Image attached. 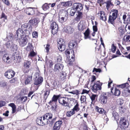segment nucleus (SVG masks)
<instances>
[{"label": "nucleus", "instance_id": "2", "mask_svg": "<svg viewBox=\"0 0 130 130\" xmlns=\"http://www.w3.org/2000/svg\"><path fill=\"white\" fill-rule=\"evenodd\" d=\"M58 48L61 51H64L66 48V44L64 40L62 38L58 39L57 40Z\"/></svg>", "mask_w": 130, "mask_h": 130}, {"label": "nucleus", "instance_id": "63", "mask_svg": "<svg viewBox=\"0 0 130 130\" xmlns=\"http://www.w3.org/2000/svg\"><path fill=\"white\" fill-rule=\"evenodd\" d=\"M56 103L55 102L53 101L52 99L50 101L49 103V104L51 105H53L54 104H55V105L56 104Z\"/></svg>", "mask_w": 130, "mask_h": 130}, {"label": "nucleus", "instance_id": "32", "mask_svg": "<svg viewBox=\"0 0 130 130\" xmlns=\"http://www.w3.org/2000/svg\"><path fill=\"white\" fill-rule=\"evenodd\" d=\"M60 95H54L52 99L53 100V101L57 102L58 99H59V98H60Z\"/></svg>", "mask_w": 130, "mask_h": 130}, {"label": "nucleus", "instance_id": "39", "mask_svg": "<svg viewBox=\"0 0 130 130\" xmlns=\"http://www.w3.org/2000/svg\"><path fill=\"white\" fill-rule=\"evenodd\" d=\"M12 44L13 43L11 41H8L7 42L6 45L7 48H11Z\"/></svg>", "mask_w": 130, "mask_h": 130}, {"label": "nucleus", "instance_id": "47", "mask_svg": "<svg viewBox=\"0 0 130 130\" xmlns=\"http://www.w3.org/2000/svg\"><path fill=\"white\" fill-rule=\"evenodd\" d=\"M39 75L40 74L38 72H37L35 73L34 74V76H33L34 79H35L36 78H38L39 77H40Z\"/></svg>", "mask_w": 130, "mask_h": 130}, {"label": "nucleus", "instance_id": "21", "mask_svg": "<svg viewBox=\"0 0 130 130\" xmlns=\"http://www.w3.org/2000/svg\"><path fill=\"white\" fill-rule=\"evenodd\" d=\"M107 96L103 95H101L100 101L102 104H106L107 101Z\"/></svg>", "mask_w": 130, "mask_h": 130}, {"label": "nucleus", "instance_id": "26", "mask_svg": "<svg viewBox=\"0 0 130 130\" xmlns=\"http://www.w3.org/2000/svg\"><path fill=\"white\" fill-rule=\"evenodd\" d=\"M112 117L114 118V119L116 121L119 120V117L117 113L116 112H113L112 113Z\"/></svg>", "mask_w": 130, "mask_h": 130}, {"label": "nucleus", "instance_id": "7", "mask_svg": "<svg viewBox=\"0 0 130 130\" xmlns=\"http://www.w3.org/2000/svg\"><path fill=\"white\" fill-rule=\"evenodd\" d=\"M51 28L52 29V32L53 34L54 35L57 33L58 30V26L55 22H53L51 23Z\"/></svg>", "mask_w": 130, "mask_h": 130}, {"label": "nucleus", "instance_id": "28", "mask_svg": "<svg viewBox=\"0 0 130 130\" xmlns=\"http://www.w3.org/2000/svg\"><path fill=\"white\" fill-rule=\"evenodd\" d=\"M65 31L68 34H71L73 32L74 29L72 28L69 26L68 27Z\"/></svg>", "mask_w": 130, "mask_h": 130}, {"label": "nucleus", "instance_id": "11", "mask_svg": "<svg viewBox=\"0 0 130 130\" xmlns=\"http://www.w3.org/2000/svg\"><path fill=\"white\" fill-rule=\"evenodd\" d=\"M73 7L78 12H80L82 10L83 7L82 4L80 3H75L73 5Z\"/></svg>", "mask_w": 130, "mask_h": 130}, {"label": "nucleus", "instance_id": "9", "mask_svg": "<svg viewBox=\"0 0 130 130\" xmlns=\"http://www.w3.org/2000/svg\"><path fill=\"white\" fill-rule=\"evenodd\" d=\"M23 30L21 28H19L17 31L14 37L15 38L20 39L23 35Z\"/></svg>", "mask_w": 130, "mask_h": 130}, {"label": "nucleus", "instance_id": "54", "mask_svg": "<svg viewBox=\"0 0 130 130\" xmlns=\"http://www.w3.org/2000/svg\"><path fill=\"white\" fill-rule=\"evenodd\" d=\"M119 31L121 33L122 35H123L124 33V30L121 27H120L119 28Z\"/></svg>", "mask_w": 130, "mask_h": 130}, {"label": "nucleus", "instance_id": "37", "mask_svg": "<svg viewBox=\"0 0 130 130\" xmlns=\"http://www.w3.org/2000/svg\"><path fill=\"white\" fill-rule=\"evenodd\" d=\"M74 8H72L70 9L69 11V13L72 16H73L76 12V10Z\"/></svg>", "mask_w": 130, "mask_h": 130}, {"label": "nucleus", "instance_id": "50", "mask_svg": "<svg viewBox=\"0 0 130 130\" xmlns=\"http://www.w3.org/2000/svg\"><path fill=\"white\" fill-rule=\"evenodd\" d=\"M128 83H125L124 84H123L121 85H119L120 87H121L122 88H123L126 87L128 85Z\"/></svg>", "mask_w": 130, "mask_h": 130}, {"label": "nucleus", "instance_id": "4", "mask_svg": "<svg viewBox=\"0 0 130 130\" xmlns=\"http://www.w3.org/2000/svg\"><path fill=\"white\" fill-rule=\"evenodd\" d=\"M128 122L127 120L124 117L121 118L120 124V125L121 128L123 130L127 127L128 125L127 123Z\"/></svg>", "mask_w": 130, "mask_h": 130}, {"label": "nucleus", "instance_id": "45", "mask_svg": "<svg viewBox=\"0 0 130 130\" xmlns=\"http://www.w3.org/2000/svg\"><path fill=\"white\" fill-rule=\"evenodd\" d=\"M80 100L82 103L85 102L86 100V96L84 95H82L80 98Z\"/></svg>", "mask_w": 130, "mask_h": 130}, {"label": "nucleus", "instance_id": "13", "mask_svg": "<svg viewBox=\"0 0 130 130\" xmlns=\"http://www.w3.org/2000/svg\"><path fill=\"white\" fill-rule=\"evenodd\" d=\"M71 5L72 3L70 1L60 2V3L58 5V7H61V5L63 7H68L69 6H70Z\"/></svg>", "mask_w": 130, "mask_h": 130}, {"label": "nucleus", "instance_id": "15", "mask_svg": "<svg viewBox=\"0 0 130 130\" xmlns=\"http://www.w3.org/2000/svg\"><path fill=\"white\" fill-rule=\"evenodd\" d=\"M43 80V78L42 77L40 76L38 78L34 80V84L35 85H38L41 84Z\"/></svg>", "mask_w": 130, "mask_h": 130}, {"label": "nucleus", "instance_id": "24", "mask_svg": "<svg viewBox=\"0 0 130 130\" xmlns=\"http://www.w3.org/2000/svg\"><path fill=\"white\" fill-rule=\"evenodd\" d=\"M31 63L30 61L26 60L24 61V67L26 69H28L30 67Z\"/></svg>", "mask_w": 130, "mask_h": 130}, {"label": "nucleus", "instance_id": "57", "mask_svg": "<svg viewBox=\"0 0 130 130\" xmlns=\"http://www.w3.org/2000/svg\"><path fill=\"white\" fill-rule=\"evenodd\" d=\"M61 76L62 78H63L64 79L65 78L66 76V74L65 72H62L61 73Z\"/></svg>", "mask_w": 130, "mask_h": 130}, {"label": "nucleus", "instance_id": "19", "mask_svg": "<svg viewBox=\"0 0 130 130\" xmlns=\"http://www.w3.org/2000/svg\"><path fill=\"white\" fill-rule=\"evenodd\" d=\"M39 22V21L37 19H35L30 20L29 23L31 25H33L35 26L37 25Z\"/></svg>", "mask_w": 130, "mask_h": 130}, {"label": "nucleus", "instance_id": "43", "mask_svg": "<svg viewBox=\"0 0 130 130\" xmlns=\"http://www.w3.org/2000/svg\"><path fill=\"white\" fill-rule=\"evenodd\" d=\"M18 46L15 44H13L11 47V49L13 51H17L18 49Z\"/></svg>", "mask_w": 130, "mask_h": 130}, {"label": "nucleus", "instance_id": "61", "mask_svg": "<svg viewBox=\"0 0 130 130\" xmlns=\"http://www.w3.org/2000/svg\"><path fill=\"white\" fill-rule=\"evenodd\" d=\"M3 2L7 5H10V3L8 0H2Z\"/></svg>", "mask_w": 130, "mask_h": 130}, {"label": "nucleus", "instance_id": "62", "mask_svg": "<svg viewBox=\"0 0 130 130\" xmlns=\"http://www.w3.org/2000/svg\"><path fill=\"white\" fill-rule=\"evenodd\" d=\"M126 37V40L127 42H130V35H128L127 36H125L124 37Z\"/></svg>", "mask_w": 130, "mask_h": 130}, {"label": "nucleus", "instance_id": "53", "mask_svg": "<svg viewBox=\"0 0 130 130\" xmlns=\"http://www.w3.org/2000/svg\"><path fill=\"white\" fill-rule=\"evenodd\" d=\"M1 18V19L3 18L4 19H7V16L3 12L2 14Z\"/></svg>", "mask_w": 130, "mask_h": 130}, {"label": "nucleus", "instance_id": "59", "mask_svg": "<svg viewBox=\"0 0 130 130\" xmlns=\"http://www.w3.org/2000/svg\"><path fill=\"white\" fill-rule=\"evenodd\" d=\"M93 72L95 71L96 72H101V70L100 69H96L95 68H94L93 69Z\"/></svg>", "mask_w": 130, "mask_h": 130}, {"label": "nucleus", "instance_id": "36", "mask_svg": "<svg viewBox=\"0 0 130 130\" xmlns=\"http://www.w3.org/2000/svg\"><path fill=\"white\" fill-rule=\"evenodd\" d=\"M96 110H97V111L100 113H102L103 112L104 113L105 112V111H104V110L103 109L99 108L97 106H96Z\"/></svg>", "mask_w": 130, "mask_h": 130}, {"label": "nucleus", "instance_id": "41", "mask_svg": "<svg viewBox=\"0 0 130 130\" xmlns=\"http://www.w3.org/2000/svg\"><path fill=\"white\" fill-rule=\"evenodd\" d=\"M31 51L29 54L28 55V57H30L34 56L36 55L35 53L33 50Z\"/></svg>", "mask_w": 130, "mask_h": 130}, {"label": "nucleus", "instance_id": "31", "mask_svg": "<svg viewBox=\"0 0 130 130\" xmlns=\"http://www.w3.org/2000/svg\"><path fill=\"white\" fill-rule=\"evenodd\" d=\"M45 118L49 120L51 119L52 117V115L51 113H47L45 114V115L43 116Z\"/></svg>", "mask_w": 130, "mask_h": 130}, {"label": "nucleus", "instance_id": "6", "mask_svg": "<svg viewBox=\"0 0 130 130\" xmlns=\"http://www.w3.org/2000/svg\"><path fill=\"white\" fill-rule=\"evenodd\" d=\"M15 74V72L12 70H7L5 73V76L7 78L9 79L13 77Z\"/></svg>", "mask_w": 130, "mask_h": 130}, {"label": "nucleus", "instance_id": "48", "mask_svg": "<svg viewBox=\"0 0 130 130\" xmlns=\"http://www.w3.org/2000/svg\"><path fill=\"white\" fill-rule=\"evenodd\" d=\"M89 30L88 29H87L84 33L85 36L86 38H87L89 36Z\"/></svg>", "mask_w": 130, "mask_h": 130}, {"label": "nucleus", "instance_id": "58", "mask_svg": "<svg viewBox=\"0 0 130 130\" xmlns=\"http://www.w3.org/2000/svg\"><path fill=\"white\" fill-rule=\"evenodd\" d=\"M62 60V58L61 56L58 55L57 56V61L58 62H60Z\"/></svg>", "mask_w": 130, "mask_h": 130}, {"label": "nucleus", "instance_id": "12", "mask_svg": "<svg viewBox=\"0 0 130 130\" xmlns=\"http://www.w3.org/2000/svg\"><path fill=\"white\" fill-rule=\"evenodd\" d=\"M111 91L113 94L117 96L119 95L120 93V90L115 87L112 88L111 89Z\"/></svg>", "mask_w": 130, "mask_h": 130}, {"label": "nucleus", "instance_id": "25", "mask_svg": "<svg viewBox=\"0 0 130 130\" xmlns=\"http://www.w3.org/2000/svg\"><path fill=\"white\" fill-rule=\"evenodd\" d=\"M43 119L42 117H39L36 120L37 123L39 125L43 126Z\"/></svg>", "mask_w": 130, "mask_h": 130}, {"label": "nucleus", "instance_id": "49", "mask_svg": "<svg viewBox=\"0 0 130 130\" xmlns=\"http://www.w3.org/2000/svg\"><path fill=\"white\" fill-rule=\"evenodd\" d=\"M27 27V24H25L23 25L21 27L22 29L23 30H26Z\"/></svg>", "mask_w": 130, "mask_h": 130}, {"label": "nucleus", "instance_id": "42", "mask_svg": "<svg viewBox=\"0 0 130 130\" xmlns=\"http://www.w3.org/2000/svg\"><path fill=\"white\" fill-rule=\"evenodd\" d=\"M58 82L56 81H54L53 82L52 84V86L54 88L58 86Z\"/></svg>", "mask_w": 130, "mask_h": 130}, {"label": "nucleus", "instance_id": "5", "mask_svg": "<svg viewBox=\"0 0 130 130\" xmlns=\"http://www.w3.org/2000/svg\"><path fill=\"white\" fill-rule=\"evenodd\" d=\"M68 98L61 97L59 98L58 101L59 103L62 105L66 106H68L69 103L68 102Z\"/></svg>", "mask_w": 130, "mask_h": 130}, {"label": "nucleus", "instance_id": "18", "mask_svg": "<svg viewBox=\"0 0 130 130\" xmlns=\"http://www.w3.org/2000/svg\"><path fill=\"white\" fill-rule=\"evenodd\" d=\"M27 42V40L25 37H24L23 39H22L19 42L20 46L23 47L26 44Z\"/></svg>", "mask_w": 130, "mask_h": 130}, {"label": "nucleus", "instance_id": "3", "mask_svg": "<svg viewBox=\"0 0 130 130\" xmlns=\"http://www.w3.org/2000/svg\"><path fill=\"white\" fill-rule=\"evenodd\" d=\"M102 85V83H100L99 81H96L92 87V91L95 93H96L98 90L101 89Z\"/></svg>", "mask_w": 130, "mask_h": 130}, {"label": "nucleus", "instance_id": "38", "mask_svg": "<svg viewBox=\"0 0 130 130\" xmlns=\"http://www.w3.org/2000/svg\"><path fill=\"white\" fill-rule=\"evenodd\" d=\"M44 47L46 50V52L48 53L49 52V50L51 48L50 44H47L46 45H44Z\"/></svg>", "mask_w": 130, "mask_h": 130}, {"label": "nucleus", "instance_id": "22", "mask_svg": "<svg viewBox=\"0 0 130 130\" xmlns=\"http://www.w3.org/2000/svg\"><path fill=\"white\" fill-rule=\"evenodd\" d=\"M76 15L77 16L75 18V20L77 21H79L82 19L83 17L82 13L80 12H77L76 14Z\"/></svg>", "mask_w": 130, "mask_h": 130}, {"label": "nucleus", "instance_id": "27", "mask_svg": "<svg viewBox=\"0 0 130 130\" xmlns=\"http://www.w3.org/2000/svg\"><path fill=\"white\" fill-rule=\"evenodd\" d=\"M33 48L34 47L32 46V44L30 43H28L26 48V49L28 51H31L33 50Z\"/></svg>", "mask_w": 130, "mask_h": 130}, {"label": "nucleus", "instance_id": "56", "mask_svg": "<svg viewBox=\"0 0 130 130\" xmlns=\"http://www.w3.org/2000/svg\"><path fill=\"white\" fill-rule=\"evenodd\" d=\"M6 103L3 101H0V107L5 106Z\"/></svg>", "mask_w": 130, "mask_h": 130}, {"label": "nucleus", "instance_id": "60", "mask_svg": "<svg viewBox=\"0 0 130 130\" xmlns=\"http://www.w3.org/2000/svg\"><path fill=\"white\" fill-rule=\"evenodd\" d=\"M112 48L111 49V51L113 53L115 52L116 51V46L114 45L113 44H112Z\"/></svg>", "mask_w": 130, "mask_h": 130}, {"label": "nucleus", "instance_id": "35", "mask_svg": "<svg viewBox=\"0 0 130 130\" xmlns=\"http://www.w3.org/2000/svg\"><path fill=\"white\" fill-rule=\"evenodd\" d=\"M79 105L77 103L75 105L73 109L72 110L74 111V112L76 111L77 112L79 111Z\"/></svg>", "mask_w": 130, "mask_h": 130}, {"label": "nucleus", "instance_id": "29", "mask_svg": "<svg viewBox=\"0 0 130 130\" xmlns=\"http://www.w3.org/2000/svg\"><path fill=\"white\" fill-rule=\"evenodd\" d=\"M67 18V17H66V15H65L64 17H61V18L59 17V21L61 23H63L66 21Z\"/></svg>", "mask_w": 130, "mask_h": 130}, {"label": "nucleus", "instance_id": "14", "mask_svg": "<svg viewBox=\"0 0 130 130\" xmlns=\"http://www.w3.org/2000/svg\"><path fill=\"white\" fill-rule=\"evenodd\" d=\"M34 9H35L34 8H26L25 9V11L28 15H32L34 13L35 10Z\"/></svg>", "mask_w": 130, "mask_h": 130}, {"label": "nucleus", "instance_id": "44", "mask_svg": "<svg viewBox=\"0 0 130 130\" xmlns=\"http://www.w3.org/2000/svg\"><path fill=\"white\" fill-rule=\"evenodd\" d=\"M43 125L48 123V120L46 118H45V117H43Z\"/></svg>", "mask_w": 130, "mask_h": 130}, {"label": "nucleus", "instance_id": "46", "mask_svg": "<svg viewBox=\"0 0 130 130\" xmlns=\"http://www.w3.org/2000/svg\"><path fill=\"white\" fill-rule=\"evenodd\" d=\"M106 7L107 9H108V8L110 7V6L112 5V4L111 3V2L110 1H108L106 3Z\"/></svg>", "mask_w": 130, "mask_h": 130}, {"label": "nucleus", "instance_id": "33", "mask_svg": "<svg viewBox=\"0 0 130 130\" xmlns=\"http://www.w3.org/2000/svg\"><path fill=\"white\" fill-rule=\"evenodd\" d=\"M32 76H28L25 80V84H28L30 81L32 80Z\"/></svg>", "mask_w": 130, "mask_h": 130}, {"label": "nucleus", "instance_id": "40", "mask_svg": "<svg viewBox=\"0 0 130 130\" xmlns=\"http://www.w3.org/2000/svg\"><path fill=\"white\" fill-rule=\"evenodd\" d=\"M42 8L43 10L45 11L49 8V6L47 4L45 3L42 6Z\"/></svg>", "mask_w": 130, "mask_h": 130}, {"label": "nucleus", "instance_id": "30", "mask_svg": "<svg viewBox=\"0 0 130 130\" xmlns=\"http://www.w3.org/2000/svg\"><path fill=\"white\" fill-rule=\"evenodd\" d=\"M9 106L12 108V113H15L16 111V107L15 104L13 103H11L9 104Z\"/></svg>", "mask_w": 130, "mask_h": 130}, {"label": "nucleus", "instance_id": "16", "mask_svg": "<svg viewBox=\"0 0 130 130\" xmlns=\"http://www.w3.org/2000/svg\"><path fill=\"white\" fill-rule=\"evenodd\" d=\"M62 123L61 121H59L56 122L53 127L54 130H59L60 128L61 124Z\"/></svg>", "mask_w": 130, "mask_h": 130}, {"label": "nucleus", "instance_id": "10", "mask_svg": "<svg viewBox=\"0 0 130 130\" xmlns=\"http://www.w3.org/2000/svg\"><path fill=\"white\" fill-rule=\"evenodd\" d=\"M63 65L61 63H58L55 64L54 66V71H59L63 70Z\"/></svg>", "mask_w": 130, "mask_h": 130}, {"label": "nucleus", "instance_id": "20", "mask_svg": "<svg viewBox=\"0 0 130 130\" xmlns=\"http://www.w3.org/2000/svg\"><path fill=\"white\" fill-rule=\"evenodd\" d=\"M79 30L82 31L85 28V24L83 21H81L78 24Z\"/></svg>", "mask_w": 130, "mask_h": 130}, {"label": "nucleus", "instance_id": "1", "mask_svg": "<svg viewBox=\"0 0 130 130\" xmlns=\"http://www.w3.org/2000/svg\"><path fill=\"white\" fill-rule=\"evenodd\" d=\"M112 14L111 15L109 16L108 22L112 24H113L115 20L116 19L118 13V11L117 10H112Z\"/></svg>", "mask_w": 130, "mask_h": 130}, {"label": "nucleus", "instance_id": "34", "mask_svg": "<svg viewBox=\"0 0 130 130\" xmlns=\"http://www.w3.org/2000/svg\"><path fill=\"white\" fill-rule=\"evenodd\" d=\"M75 113V112L72 109L71 111H68L66 113V115L68 117H70Z\"/></svg>", "mask_w": 130, "mask_h": 130}, {"label": "nucleus", "instance_id": "55", "mask_svg": "<svg viewBox=\"0 0 130 130\" xmlns=\"http://www.w3.org/2000/svg\"><path fill=\"white\" fill-rule=\"evenodd\" d=\"M17 81L16 78H14L10 80L9 82L11 83H14Z\"/></svg>", "mask_w": 130, "mask_h": 130}, {"label": "nucleus", "instance_id": "64", "mask_svg": "<svg viewBox=\"0 0 130 130\" xmlns=\"http://www.w3.org/2000/svg\"><path fill=\"white\" fill-rule=\"evenodd\" d=\"M50 91H46L44 93V96L47 98L50 93Z\"/></svg>", "mask_w": 130, "mask_h": 130}, {"label": "nucleus", "instance_id": "23", "mask_svg": "<svg viewBox=\"0 0 130 130\" xmlns=\"http://www.w3.org/2000/svg\"><path fill=\"white\" fill-rule=\"evenodd\" d=\"M76 42L75 41L71 40L70 41L69 43V47L70 49L74 48L75 46Z\"/></svg>", "mask_w": 130, "mask_h": 130}, {"label": "nucleus", "instance_id": "8", "mask_svg": "<svg viewBox=\"0 0 130 130\" xmlns=\"http://www.w3.org/2000/svg\"><path fill=\"white\" fill-rule=\"evenodd\" d=\"M98 17H99L100 19L104 21L107 20V18L105 12L103 11H100L97 14Z\"/></svg>", "mask_w": 130, "mask_h": 130}, {"label": "nucleus", "instance_id": "51", "mask_svg": "<svg viewBox=\"0 0 130 130\" xmlns=\"http://www.w3.org/2000/svg\"><path fill=\"white\" fill-rule=\"evenodd\" d=\"M32 37L33 38H36L38 37V33L37 31L33 32L32 33Z\"/></svg>", "mask_w": 130, "mask_h": 130}, {"label": "nucleus", "instance_id": "17", "mask_svg": "<svg viewBox=\"0 0 130 130\" xmlns=\"http://www.w3.org/2000/svg\"><path fill=\"white\" fill-rule=\"evenodd\" d=\"M3 59L4 61L9 64L11 62V60L7 54H5L3 57Z\"/></svg>", "mask_w": 130, "mask_h": 130}, {"label": "nucleus", "instance_id": "52", "mask_svg": "<svg viewBox=\"0 0 130 130\" xmlns=\"http://www.w3.org/2000/svg\"><path fill=\"white\" fill-rule=\"evenodd\" d=\"M97 96V95H96L95 94H92V95L90 97V98L92 102L95 100Z\"/></svg>", "mask_w": 130, "mask_h": 130}]
</instances>
